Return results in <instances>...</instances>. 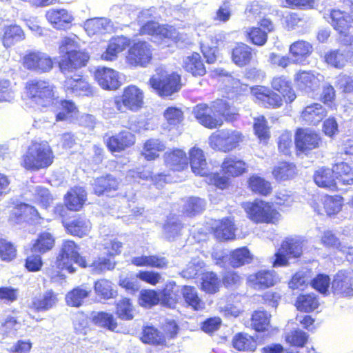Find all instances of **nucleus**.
I'll return each instance as SVG.
<instances>
[{
	"label": "nucleus",
	"instance_id": "8fccbe9b",
	"mask_svg": "<svg viewBox=\"0 0 353 353\" xmlns=\"http://www.w3.org/2000/svg\"><path fill=\"white\" fill-rule=\"evenodd\" d=\"M232 345L239 351H254L256 347V343L252 336L241 333L233 338Z\"/></svg>",
	"mask_w": 353,
	"mask_h": 353
},
{
	"label": "nucleus",
	"instance_id": "393cba45",
	"mask_svg": "<svg viewBox=\"0 0 353 353\" xmlns=\"http://www.w3.org/2000/svg\"><path fill=\"white\" fill-rule=\"evenodd\" d=\"M48 21L56 29L65 28L73 20V17L65 9H51L46 12Z\"/></svg>",
	"mask_w": 353,
	"mask_h": 353
},
{
	"label": "nucleus",
	"instance_id": "5fc2aeb1",
	"mask_svg": "<svg viewBox=\"0 0 353 353\" xmlns=\"http://www.w3.org/2000/svg\"><path fill=\"white\" fill-rule=\"evenodd\" d=\"M230 264L234 268H238L252 261V255L246 248H238L230 254Z\"/></svg>",
	"mask_w": 353,
	"mask_h": 353
},
{
	"label": "nucleus",
	"instance_id": "a19ab883",
	"mask_svg": "<svg viewBox=\"0 0 353 353\" xmlns=\"http://www.w3.org/2000/svg\"><path fill=\"white\" fill-rule=\"evenodd\" d=\"M252 58V49L246 44L239 43L232 50V61L239 66L246 65L250 62Z\"/></svg>",
	"mask_w": 353,
	"mask_h": 353
},
{
	"label": "nucleus",
	"instance_id": "f257e3e1",
	"mask_svg": "<svg viewBox=\"0 0 353 353\" xmlns=\"http://www.w3.org/2000/svg\"><path fill=\"white\" fill-rule=\"evenodd\" d=\"M54 154L48 142H33L22 157L21 165L27 170L39 171L53 163Z\"/></svg>",
	"mask_w": 353,
	"mask_h": 353
},
{
	"label": "nucleus",
	"instance_id": "7c9ffc66",
	"mask_svg": "<svg viewBox=\"0 0 353 353\" xmlns=\"http://www.w3.org/2000/svg\"><path fill=\"white\" fill-rule=\"evenodd\" d=\"M84 28L89 36H93L111 30L112 24L107 18H94L86 20Z\"/></svg>",
	"mask_w": 353,
	"mask_h": 353
},
{
	"label": "nucleus",
	"instance_id": "c85d7f7f",
	"mask_svg": "<svg viewBox=\"0 0 353 353\" xmlns=\"http://www.w3.org/2000/svg\"><path fill=\"white\" fill-rule=\"evenodd\" d=\"M334 174V167L332 169L321 168L315 172L314 180L318 186L334 190L338 186Z\"/></svg>",
	"mask_w": 353,
	"mask_h": 353
},
{
	"label": "nucleus",
	"instance_id": "a211bd4d",
	"mask_svg": "<svg viewBox=\"0 0 353 353\" xmlns=\"http://www.w3.org/2000/svg\"><path fill=\"white\" fill-rule=\"evenodd\" d=\"M325 18L341 34L347 32L353 24L352 16L340 10H331Z\"/></svg>",
	"mask_w": 353,
	"mask_h": 353
},
{
	"label": "nucleus",
	"instance_id": "ddd939ff",
	"mask_svg": "<svg viewBox=\"0 0 353 353\" xmlns=\"http://www.w3.org/2000/svg\"><path fill=\"white\" fill-rule=\"evenodd\" d=\"M256 102L265 108H279L282 105V99L278 94L264 86H256L251 89Z\"/></svg>",
	"mask_w": 353,
	"mask_h": 353
},
{
	"label": "nucleus",
	"instance_id": "69168bd1",
	"mask_svg": "<svg viewBox=\"0 0 353 353\" xmlns=\"http://www.w3.org/2000/svg\"><path fill=\"white\" fill-rule=\"evenodd\" d=\"M141 340L145 343L161 344L164 342V337L154 327H146L143 329Z\"/></svg>",
	"mask_w": 353,
	"mask_h": 353
},
{
	"label": "nucleus",
	"instance_id": "864d4df0",
	"mask_svg": "<svg viewBox=\"0 0 353 353\" xmlns=\"http://www.w3.org/2000/svg\"><path fill=\"white\" fill-rule=\"evenodd\" d=\"M54 239L49 232L41 234L36 242L33 244L32 251L34 252L44 253L52 248Z\"/></svg>",
	"mask_w": 353,
	"mask_h": 353
},
{
	"label": "nucleus",
	"instance_id": "37998d69",
	"mask_svg": "<svg viewBox=\"0 0 353 353\" xmlns=\"http://www.w3.org/2000/svg\"><path fill=\"white\" fill-rule=\"evenodd\" d=\"M294 80L301 90L306 92L312 90L319 85V79L314 73L301 71L295 75Z\"/></svg>",
	"mask_w": 353,
	"mask_h": 353
},
{
	"label": "nucleus",
	"instance_id": "e433bc0d",
	"mask_svg": "<svg viewBox=\"0 0 353 353\" xmlns=\"http://www.w3.org/2000/svg\"><path fill=\"white\" fill-rule=\"evenodd\" d=\"M272 87L279 92L287 103H291L296 99L291 83L283 77H274L272 81Z\"/></svg>",
	"mask_w": 353,
	"mask_h": 353
},
{
	"label": "nucleus",
	"instance_id": "4d7b16f0",
	"mask_svg": "<svg viewBox=\"0 0 353 353\" xmlns=\"http://www.w3.org/2000/svg\"><path fill=\"white\" fill-rule=\"evenodd\" d=\"M94 291L99 296L104 299L113 298L117 293L113 289L112 283L106 279H100L96 281Z\"/></svg>",
	"mask_w": 353,
	"mask_h": 353
},
{
	"label": "nucleus",
	"instance_id": "6ab92c4d",
	"mask_svg": "<svg viewBox=\"0 0 353 353\" xmlns=\"http://www.w3.org/2000/svg\"><path fill=\"white\" fill-rule=\"evenodd\" d=\"M65 91L67 94L75 96H92V87L80 76L67 78L64 83Z\"/></svg>",
	"mask_w": 353,
	"mask_h": 353
},
{
	"label": "nucleus",
	"instance_id": "680f3d73",
	"mask_svg": "<svg viewBox=\"0 0 353 353\" xmlns=\"http://www.w3.org/2000/svg\"><path fill=\"white\" fill-rule=\"evenodd\" d=\"M33 196L35 202L47 209L53 201V198L48 190L43 186H36L33 190Z\"/></svg>",
	"mask_w": 353,
	"mask_h": 353
},
{
	"label": "nucleus",
	"instance_id": "20e7f679",
	"mask_svg": "<svg viewBox=\"0 0 353 353\" xmlns=\"http://www.w3.org/2000/svg\"><path fill=\"white\" fill-rule=\"evenodd\" d=\"M243 208L249 219L256 223H276L281 219L280 213L272 203L262 200L244 203Z\"/></svg>",
	"mask_w": 353,
	"mask_h": 353
},
{
	"label": "nucleus",
	"instance_id": "7ed1b4c3",
	"mask_svg": "<svg viewBox=\"0 0 353 353\" xmlns=\"http://www.w3.org/2000/svg\"><path fill=\"white\" fill-rule=\"evenodd\" d=\"M149 84L161 97H169L181 88V77L176 72H169L160 67L150 79Z\"/></svg>",
	"mask_w": 353,
	"mask_h": 353
},
{
	"label": "nucleus",
	"instance_id": "79ce46f5",
	"mask_svg": "<svg viewBox=\"0 0 353 353\" xmlns=\"http://www.w3.org/2000/svg\"><path fill=\"white\" fill-rule=\"evenodd\" d=\"M91 290L84 285H81L68 292L65 301L68 305L72 307L81 306L84 299L89 296Z\"/></svg>",
	"mask_w": 353,
	"mask_h": 353
},
{
	"label": "nucleus",
	"instance_id": "6e6d98bb",
	"mask_svg": "<svg viewBox=\"0 0 353 353\" xmlns=\"http://www.w3.org/2000/svg\"><path fill=\"white\" fill-rule=\"evenodd\" d=\"M213 108L214 113L221 117H224L226 119H231L236 114V110L231 107L225 100L218 99L214 101L210 105Z\"/></svg>",
	"mask_w": 353,
	"mask_h": 353
},
{
	"label": "nucleus",
	"instance_id": "a18cd8bd",
	"mask_svg": "<svg viewBox=\"0 0 353 353\" xmlns=\"http://www.w3.org/2000/svg\"><path fill=\"white\" fill-rule=\"evenodd\" d=\"M248 187L252 192L263 196L269 195L272 190L270 182L257 174L249 178Z\"/></svg>",
	"mask_w": 353,
	"mask_h": 353
},
{
	"label": "nucleus",
	"instance_id": "aec40b11",
	"mask_svg": "<svg viewBox=\"0 0 353 353\" xmlns=\"http://www.w3.org/2000/svg\"><path fill=\"white\" fill-rule=\"evenodd\" d=\"M140 33L152 36L156 39H172L175 37V30L172 27L168 28L160 26L153 21H148L142 24Z\"/></svg>",
	"mask_w": 353,
	"mask_h": 353
},
{
	"label": "nucleus",
	"instance_id": "09e8293b",
	"mask_svg": "<svg viewBox=\"0 0 353 353\" xmlns=\"http://www.w3.org/2000/svg\"><path fill=\"white\" fill-rule=\"evenodd\" d=\"M181 293L185 303L194 310H201L204 307V303L199 297L197 291L194 288L183 286Z\"/></svg>",
	"mask_w": 353,
	"mask_h": 353
},
{
	"label": "nucleus",
	"instance_id": "1a4fd4ad",
	"mask_svg": "<svg viewBox=\"0 0 353 353\" xmlns=\"http://www.w3.org/2000/svg\"><path fill=\"white\" fill-rule=\"evenodd\" d=\"M23 65L28 70L43 73L52 69L53 62L47 54L37 51L29 52L23 57Z\"/></svg>",
	"mask_w": 353,
	"mask_h": 353
},
{
	"label": "nucleus",
	"instance_id": "2f4dec72",
	"mask_svg": "<svg viewBox=\"0 0 353 353\" xmlns=\"http://www.w3.org/2000/svg\"><path fill=\"white\" fill-rule=\"evenodd\" d=\"M1 34L3 44L6 48L25 39L24 32L19 26H6L1 29Z\"/></svg>",
	"mask_w": 353,
	"mask_h": 353
},
{
	"label": "nucleus",
	"instance_id": "e2e57ef3",
	"mask_svg": "<svg viewBox=\"0 0 353 353\" xmlns=\"http://www.w3.org/2000/svg\"><path fill=\"white\" fill-rule=\"evenodd\" d=\"M14 214L18 219H30L36 220L40 218L39 214L37 209L26 203H21L17 205L13 210Z\"/></svg>",
	"mask_w": 353,
	"mask_h": 353
},
{
	"label": "nucleus",
	"instance_id": "3c124183",
	"mask_svg": "<svg viewBox=\"0 0 353 353\" xmlns=\"http://www.w3.org/2000/svg\"><path fill=\"white\" fill-rule=\"evenodd\" d=\"M319 305V300L314 294L300 295L296 301L297 309L305 312H310L314 310Z\"/></svg>",
	"mask_w": 353,
	"mask_h": 353
},
{
	"label": "nucleus",
	"instance_id": "5701e85b",
	"mask_svg": "<svg viewBox=\"0 0 353 353\" xmlns=\"http://www.w3.org/2000/svg\"><path fill=\"white\" fill-rule=\"evenodd\" d=\"M166 166L172 170L180 171L188 167V158L185 152L181 149L167 151L164 154Z\"/></svg>",
	"mask_w": 353,
	"mask_h": 353
},
{
	"label": "nucleus",
	"instance_id": "774afa93",
	"mask_svg": "<svg viewBox=\"0 0 353 353\" xmlns=\"http://www.w3.org/2000/svg\"><path fill=\"white\" fill-rule=\"evenodd\" d=\"M79 50V44L74 39L65 37L62 40L59 47L60 59L71 56Z\"/></svg>",
	"mask_w": 353,
	"mask_h": 353
},
{
	"label": "nucleus",
	"instance_id": "423d86ee",
	"mask_svg": "<svg viewBox=\"0 0 353 353\" xmlns=\"http://www.w3.org/2000/svg\"><path fill=\"white\" fill-rule=\"evenodd\" d=\"M79 248L72 241H65L56 261L57 268L59 270H67L69 273H74L76 270L73 263L80 266H85V261L79 255Z\"/></svg>",
	"mask_w": 353,
	"mask_h": 353
},
{
	"label": "nucleus",
	"instance_id": "f8f14e48",
	"mask_svg": "<svg viewBox=\"0 0 353 353\" xmlns=\"http://www.w3.org/2000/svg\"><path fill=\"white\" fill-rule=\"evenodd\" d=\"M194 114L199 123L205 128L214 129L223 124L221 117L214 113L213 108L205 103L198 104L194 109Z\"/></svg>",
	"mask_w": 353,
	"mask_h": 353
},
{
	"label": "nucleus",
	"instance_id": "bb28decb",
	"mask_svg": "<svg viewBox=\"0 0 353 353\" xmlns=\"http://www.w3.org/2000/svg\"><path fill=\"white\" fill-rule=\"evenodd\" d=\"M327 111L319 103H313L307 106L302 112L301 118L308 125H317L326 116Z\"/></svg>",
	"mask_w": 353,
	"mask_h": 353
},
{
	"label": "nucleus",
	"instance_id": "0eeeda50",
	"mask_svg": "<svg viewBox=\"0 0 353 353\" xmlns=\"http://www.w3.org/2000/svg\"><path fill=\"white\" fill-rule=\"evenodd\" d=\"M143 103V93L138 87L129 85L123 90L121 98L114 100V105L120 112L127 110L133 112L139 110Z\"/></svg>",
	"mask_w": 353,
	"mask_h": 353
},
{
	"label": "nucleus",
	"instance_id": "49530a36",
	"mask_svg": "<svg viewBox=\"0 0 353 353\" xmlns=\"http://www.w3.org/2000/svg\"><path fill=\"white\" fill-rule=\"evenodd\" d=\"M179 287L174 283H168L160 293L161 304L170 307H173L180 299Z\"/></svg>",
	"mask_w": 353,
	"mask_h": 353
},
{
	"label": "nucleus",
	"instance_id": "0e129e2a",
	"mask_svg": "<svg viewBox=\"0 0 353 353\" xmlns=\"http://www.w3.org/2000/svg\"><path fill=\"white\" fill-rule=\"evenodd\" d=\"M322 243L328 247H336L343 253L347 254H353V248L341 245L338 239L330 231L324 233L321 239Z\"/></svg>",
	"mask_w": 353,
	"mask_h": 353
},
{
	"label": "nucleus",
	"instance_id": "72a5a7b5",
	"mask_svg": "<svg viewBox=\"0 0 353 353\" xmlns=\"http://www.w3.org/2000/svg\"><path fill=\"white\" fill-rule=\"evenodd\" d=\"M352 53L349 50H331L325 54V61L328 65L341 69L346 65Z\"/></svg>",
	"mask_w": 353,
	"mask_h": 353
},
{
	"label": "nucleus",
	"instance_id": "473e14b6",
	"mask_svg": "<svg viewBox=\"0 0 353 353\" xmlns=\"http://www.w3.org/2000/svg\"><path fill=\"white\" fill-rule=\"evenodd\" d=\"M86 192L81 187H75L70 190L65 196V205L70 210H79L86 200Z\"/></svg>",
	"mask_w": 353,
	"mask_h": 353
},
{
	"label": "nucleus",
	"instance_id": "dca6fc26",
	"mask_svg": "<svg viewBox=\"0 0 353 353\" xmlns=\"http://www.w3.org/2000/svg\"><path fill=\"white\" fill-rule=\"evenodd\" d=\"M279 281V277L274 270H261L248 278L249 285L255 290L270 288Z\"/></svg>",
	"mask_w": 353,
	"mask_h": 353
},
{
	"label": "nucleus",
	"instance_id": "603ef678",
	"mask_svg": "<svg viewBox=\"0 0 353 353\" xmlns=\"http://www.w3.org/2000/svg\"><path fill=\"white\" fill-rule=\"evenodd\" d=\"M182 225L178 218L168 217L163 226V235L169 241L174 240L180 235Z\"/></svg>",
	"mask_w": 353,
	"mask_h": 353
},
{
	"label": "nucleus",
	"instance_id": "f03ea898",
	"mask_svg": "<svg viewBox=\"0 0 353 353\" xmlns=\"http://www.w3.org/2000/svg\"><path fill=\"white\" fill-rule=\"evenodd\" d=\"M26 89L28 98L39 106L49 107L57 101L55 87L48 81H29L26 84Z\"/></svg>",
	"mask_w": 353,
	"mask_h": 353
},
{
	"label": "nucleus",
	"instance_id": "cd10ccee",
	"mask_svg": "<svg viewBox=\"0 0 353 353\" xmlns=\"http://www.w3.org/2000/svg\"><path fill=\"white\" fill-rule=\"evenodd\" d=\"M130 44L129 39L124 37L112 39L101 58L105 61H113L117 58L119 53L123 52Z\"/></svg>",
	"mask_w": 353,
	"mask_h": 353
},
{
	"label": "nucleus",
	"instance_id": "13d9d810",
	"mask_svg": "<svg viewBox=\"0 0 353 353\" xmlns=\"http://www.w3.org/2000/svg\"><path fill=\"white\" fill-rule=\"evenodd\" d=\"M202 289L207 293L213 294L216 292L220 287V280L216 274L210 272L203 274Z\"/></svg>",
	"mask_w": 353,
	"mask_h": 353
},
{
	"label": "nucleus",
	"instance_id": "b1692460",
	"mask_svg": "<svg viewBox=\"0 0 353 353\" xmlns=\"http://www.w3.org/2000/svg\"><path fill=\"white\" fill-rule=\"evenodd\" d=\"M88 59V54L79 50L74 54H72L71 56L60 59L59 65L61 70L65 73L70 70L77 69L85 65Z\"/></svg>",
	"mask_w": 353,
	"mask_h": 353
},
{
	"label": "nucleus",
	"instance_id": "412c9836",
	"mask_svg": "<svg viewBox=\"0 0 353 353\" xmlns=\"http://www.w3.org/2000/svg\"><path fill=\"white\" fill-rule=\"evenodd\" d=\"M58 301L57 294L50 290L34 296L29 307L37 312L47 311L55 307Z\"/></svg>",
	"mask_w": 353,
	"mask_h": 353
},
{
	"label": "nucleus",
	"instance_id": "c03bdc74",
	"mask_svg": "<svg viewBox=\"0 0 353 353\" xmlns=\"http://www.w3.org/2000/svg\"><path fill=\"white\" fill-rule=\"evenodd\" d=\"M165 144L158 139H150L144 143L142 155L148 161L159 157V152L165 150Z\"/></svg>",
	"mask_w": 353,
	"mask_h": 353
},
{
	"label": "nucleus",
	"instance_id": "6e6552de",
	"mask_svg": "<svg viewBox=\"0 0 353 353\" xmlns=\"http://www.w3.org/2000/svg\"><path fill=\"white\" fill-rule=\"evenodd\" d=\"M152 52L151 46L145 41L134 43L128 50L126 57L128 63L132 66L146 67L151 61Z\"/></svg>",
	"mask_w": 353,
	"mask_h": 353
},
{
	"label": "nucleus",
	"instance_id": "9b49d317",
	"mask_svg": "<svg viewBox=\"0 0 353 353\" xmlns=\"http://www.w3.org/2000/svg\"><path fill=\"white\" fill-rule=\"evenodd\" d=\"M283 253L290 257H299L302 253V242L298 239H287L281 244V248L275 254L276 259L274 266H281L287 264L288 260Z\"/></svg>",
	"mask_w": 353,
	"mask_h": 353
},
{
	"label": "nucleus",
	"instance_id": "bf43d9fd",
	"mask_svg": "<svg viewBox=\"0 0 353 353\" xmlns=\"http://www.w3.org/2000/svg\"><path fill=\"white\" fill-rule=\"evenodd\" d=\"M270 315L263 310H257L252 316V326L258 332L265 330L270 324Z\"/></svg>",
	"mask_w": 353,
	"mask_h": 353
},
{
	"label": "nucleus",
	"instance_id": "4be33fe9",
	"mask_svg": "<svg viewBox=\"0 0 353 353\" xmlns=\"http://www.w3.org/2000/svg\"><path fill=\"white\" fill-rule=\"evenodd\" d=\"M190 163L192 172L201 176L209 175V168L203 151L196 147L192 148L189 152Z\"/></svg>",
	"mask_w": 353,
	"mask_h": 353
},
{
	"label": "nucleus",
	"instance_id": "a878e982",
	"mask_svg": "<svg viewBox=\"0 0 353 353\" xmlns=\"http://www.w3.org/2000/svg\"><path fill=\"white\" fill-rule=\"evenodd\" d=\"M214 235L219 240L233 239L236 230L233 219L230 218L215 221L213 225Z\"/></svg>",
	"mask_w": 353,
	"mask_h": 353
},
{
	"label": "nucleus",
	"instance_id": "338daca9",
	"mask_svg": "<svg viewBox=\"0 0 353 353\" xmlns=\"http://www.w3.org/2000/svg\"><path fill=\"white\" fill-rule=\"evenodd\" d=\"M139 304L145 307H150L157 305L160 299V294L152 290H145L140 292Z\"/></svg>",
	"mask_w": 353,
	"mask_h": 353
},
{
	"label": "nucleus",
	"instance_id": "052dcab7",
	"mask_svg": "<svg viewBox=\"0 0 353 353\" xmlns=\"http://www.w3.org/2000/svg\"><path fill=\"white\" fill-rule=\"evenodd\" d=\"M93 322L99 327H106L110 330H114L117 323L112 314L101 312L94 314L92 317Z\"/></svg>",
	"mask_w": 353,
	"mask_h": 353
},
{
	"label": "nucleus",
	"instance_id": "de8ad7c7",
	"mask_svg": "<svg viewBox=\"0 0 353 353\" xmlns=\"http://www.w3.org/2000/svg\"><path fill=\"white\" fill-rule=\"evenodd\" d=\"M272 174L276 181L290 179L296 174L295 165L287 162H281L274 168Z\"/></svg>",
	"mask_w": 353,
	"mask_h": 353
},
{
	"label": "nucleus",
	"instance_id": "f3484780",
	"mask_svg": "<svg viewBox=\"0 0 353 353\" xmlns=\"http://www.w3.org/2000/svg\"><path fill=\"white\" fill-rule=\"evenodd\" d=\"M332 289L335 294L343 296L353 295V277L350 272L339 271L334 277Z\"/></svg>",
	"mask_w": 353,
	"mask_h": 353
},
{
	"label": "nucleus",
	"instance_id": "c756f323",
	"mask_svg": "<svg viewBox=\"0 0 353 353\" xmlns=\"http://www.w3.org/2000/svg\"><path fill=\"white\" fill-rule=\"evenodd\" d=\"M222 171L228 176L236 177L247 170L246 163L236 157H228L222 163Z\"/></svg>",
	"mask_w": 353,
	"mask_h": 353
},
{
	"label": "nucleus",
	"instance_id": "ea45409f",
	"mask_svg": "<svg viewBox=\"0 0 353 353\" xmlns=\"http://www.w3.org/2000/svg\"><path fill=\"white\" fill-rule=\"evenodd\" d=\"M65 228L72 235L81 237L89 234L91 229V223L88 219L79 217L67 223Z\"/></svg>",
	"mask_w": 353,
	"mask_h": 353
},
{
	"label": "nucleus",
	"instance_id": "2eb2a0df",
	"mask_svg": "<svg viewBox=\"0 0 353 353\" xmlns=\"http://www.w3.org/2000/svg\"><path fill=\"white\" fill-rule=\"evenodd\" d=\"M94 77L99 85L104 90H117L121 85L119 72L111 68H99Z\"/></svg>",
	"mask_w": 353,
	"mask_h": 353
},
{
	"label": "nucleus",
	"instance_id": "58836bf2",
	"mask_svg": "<svg viewBox=\"0 0 353 353\" xmlns=\"http://www.w3.org/2000/svg\"><path fill=\"white\" fill-rule=\"evenodd\" d=\"M333 167L337 183L345 185L353 184V167L345 162L336 163Z\"/></svg>",
	"mask_w": 353,
	"mask_h": 353
},
{
	"label": "nucleus",
	"instance_id": "f704fd0d",
	"mask_svg": "<svg viewBox=\"0 0 353 353\" xmlns=\"http://www.w3.org/2000/svg\"><path fill=\"white\" fill-rule=\"evenodd\" d=\"M92 185L94 193L100 196L103 193H109L112 190H116L119 187V182L112 176L107 175L94 179Z\"/></svg>",
	"mask_w": 353,
	"mask_h": 353
},
{
	"label": "nucleus",
	"instance_id": "39448f33",
	"mask_svg": "<svg viewBox=\"0 0 353 353\" xmlns=\"http://www.w3.org/2000/svg\"><path fill=\"white\" fill-rule=\"evenodd\" d=\"M243 139L240 131L223 129L213 133L209 138V143L213 149L228 152L237 148Z\"/></svg>",
	"mask_w": 353,
	"mask_h": 353
},
{
	"label": "nucleus",
	"instance_id": "9d476101",
	"mask_svg": "<svg viewBox=\"0 0 353 353\" xmlns=\"http://www.w3.org/2000/svg\"><path fill=\"white\" fill-rule=\"evenodd\" d=\"M103 140L111 152H121L134 144L135 137L130 131L123 130L115 135L106 134Z\"/></svg>",
	"mask_w": 353,
	"mask_h": 353
},
{
	"label": "nucleus",
	"instance_id": "4468645a",
	"mask_svg": "<svg viewBox=\"0 0 353 353\" xmlns=\"http://www.w3.org/2000/svg\"><path fill=\"white\" fill-rule=\"evenodd\" d=\"M321 143L319 134L312 130L299 129L296 133L295 144L299 151L305 152L318 148Z\"/></svg>",
	"mask_w": 353,
	"mask_h": 353
},
{
	"label": "nucleus",
	"instance_id": "4c0bfd02",
	"mask_svg": "<svg viewBox=\"0 0 353 353\" xmlns=\"http://www.w3.org/2000/svg\"><path fill=\"white\" fill-rule=\"evenodd\" d=\"M183 66L187 72L194 76H203L206 72L201 57L198 53L186 57L183 59Z\"/></svg>",
	"mask_w": 353,
	"mask_h": 353
},
{
	"label": "nucleus",
	"instance_id": "c9c22d12",
	"mask_svg": "<svg viewBox=\"0 0 353 353\" xmlns=\"http://www.w3.org/2000/svg\"><path fill=\"white\" fill-rule=\"evenodd\" d=\"M312 52V46L305 41H298L290 47V52L296 63H302Z\"/></svg>",
	"mask_w": 353,
	"mask_h": 353
}]
</instances>
